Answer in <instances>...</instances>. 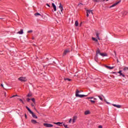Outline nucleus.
<instances>
[{
    "label": "nucleus",
    "mask_w": 128,
    "mask_h": 128,
    "mask_svg": "<svg viewBox=\"0 0 128 128\" xmlns=\"http://www.w3.org/2000/svg\"><path fill=\"white\" fill-rule=\"evenodd\" d=\"M108 0H106V2H108Z\"/></svg>",
    "instance_id": "4d7b16f0"
},
{
    "label": "nucleus",
    "mask_w": 128,
    "mask_h": 128,
    "mask_svg": "<svg viewBox=\"0 0 128 128\" xmlns=\"http://www.w3.org/2000/svg\"><path fill=\"white\" fill-rule=\"evenodd\" d=\"M31 106H34V105L32 104H31Z\"/></svg>",
    "instance_id": "37998d69"
},
{
    "label": "nucleus",
    "mask_w": 128,
    "mask_h": 128,
    "mask_svg": "<svg viewBox=\"0 0 128 128\" xmlns=\"http://www.w3.org/2000/svg\"><path fill=\"white\" fill-rule=\"evenodd\" d=\"M117 62H118V59L117 60Z\"/></svg>",
    "instance_id": "6e6d98bb"
},
{
    "label": "nucleus",
    "mask_w": 128,
    "mask_h": 128,
    "mask_svg": "<svg viewBox=\"0 0 128 128\" xmlns=\"http://www.w3.org/2000/svg\"><path fill=\"white\" fill-rule=\"evenodd\" d=\"M28 111L29 112L32 114L34 112H32V110H30V109L28 110Z\"/></svg>",
    "instance_id": "cd10ccee"
},
{
    "label": "nucleus",
    "mask_w": 128,
    "mask_h": 128,
    "mask_svg": "<svg viewBox=\"0 0 128 128\" xmlns=\"http://www.w3.org/2000/svg\"><path fill=\"white\" fill-rule=\"evenodd\" d=\"M80 90H76V98H84V96H88V95L79 94H80Z\"/></svg>",
    "instance_id": "f257e3e1"
},
{
    "label": "nucleus",
    "mask_w": 128,
    "mask_h": 128,
    "mask_svg": "<svg viewBox=\"0 0 128 128\" xmlns=\"http://www.w3.org/2000/svg\"><path fill=\"white\" fill-rule=\"evenodd\" d=\"M77 118H78V116H73V120H72L73 124H74V122H76V120Z\"/></svg>",
    "instance_id": "423d86ee"
},
{
    "label": "nucleus",
    "mask_w": 128,
    "mask_h": 128,
    "mask_svg": "<svg viewBox=\"0 0 128 128\" xmlns=\"http://www.w3.org/2000/svg\"><path fill=\"white\" fill-rule=\"evenodd\" d=\"M32 30H28V34H30V33H32Z\"/></svg>",
    "instance_id": "2f4dec72"
},
{
    "label": "nucleus",
    "mask_w": 128,
    "mask_h": 128,
    "mask_svg": "<svg viewBox=\"0 0 128 128\" xmlns=\"http://www.w3.org/2000/svg\"><path fill=\"white\" fill-rule=\"evenodd\" d=\"M118 74H120V76H123V78H124V74H122V70H120L118 72Z\"/></svg>",
    "instance_id": "f3484780"
},
{
    "label": "nucleus",
    "mask_w": 128,
    "mask_h": 128,
    "mask_svg": "<svg viewBox=\"0 0 128 128\" xmlns=\"http://www.w3.org/2000/svg\"><path fill=\"white\" fill-rule=\"evenodd\" d=\"M100 56H108V54L106 53H100Z\"/></svg>",
    "instance_id": "f8f14e48"
},
{
    "label": "nucleus",
    "mask_w": 128,
    "mask_h": 128,
    "mask_svg": "<svg viewBox=\"0 0 128 128\" xmlns=\"http://www.w3.org/2000/svg\"><path fill=\"white\" fill-rule=\"evenodd\" d=\"M90 114V110H86L84 112L85 116H87V114Z\"/></svg>",
    "instance_id": "9b49d317"
},
{
    "label": "nucleus",
    "mask_w": 128,
    "mask_h": 128,
    "mask_svg": "<svg viewBox=\"0 0 128 128\" xmlns=\"http://www.w3.org/2000/svg\"><path fill=\"white\" fill-rule=\"evenodd\" d=\"M31 122H32V124H36V120H32Z\"/></svg>",
    "instance_id": "412c9836"
},
{
    "label": "nucleus",
    "mask_w": 128,
    "mask_h": 128,
    "mask_svg": "<svg viewBox=\"0 0 128 128\" xmlns=\"http://www.w3.org/2000/svg\"><path fill=\"white\" fill-rule=\"evenodd\" d=\"M64 80H68V82L72 81V79L68 78H64Z\"/></svg>",
    "instance_id": "aec40b11"
},
{
    "label": "nucleus",
    "mask_w": 128,
    "mask_h": 128,
    "mask_svg": "<svg viewBox=\"0 0 128 128\" xmlns=\"http://www.w3.org/2000/svg\"><path fill=\"white\" fill-rule=\"evenodd\" d=\"M100 49H98L96 52V56H98V54H100Z\"/></svg>",
    "instance_id": "4468645a"
},
{
    "label": "nucleus",
    "mask_w": 128,
    "mask_h": 128,
    "mask_svg": "<svg viewBox=\"0 0 128 128\" xmlns=\"http://www.w3.org/2000/svg\"><path fill=\"white\" fill-rule=\"evenodd\" d=\"M88 99L90 98H94V97H92V98H88Z\"/></svg>",
    "instance_id": "de8ad7c7"
},
{
    "label": "nucleus",
    "mask_w": 128,
    "mask_h": 128,
    "mask_svg": "<svg viewBox=\"0 0 128 128\" xmlns=\"http://www.w3.org/2000/svg\"><path fill=\"white\" fill-rule=\"evenodd\" d=\"M27 102H30V98H27L26 100Z\"/></svg>",
    "instance_id": "e433bc0d"
},
{
    "label": "nucleus",
    "mask_w": 128,
    "mask_h": 128,
    "mask_svg": "<svg viewBox=\"0 0 128 128\" xmlns=\"http://www.w3.org/2000/svg\"><path fill=\"white\" fill-rule=\"evenodd\" d=\"M25 118H26V114H25Z\"/></svg>",
    "instance_id": "3c124183"
},
{
    "label": "nucleus",
    "mask_w": 128,
    "mask_h": 128,
    "mask_svg": "<svg viewBox=\"0 0 128 128\" xmlns=\"http://www.w3.org/2000/svg\"><path fill=\"white\" fill-rule=\"evenodd\" d=\"M98 128H102V125H100L98 126Z\"/></svg>",
    "instance_id": "4c0bfd02"
},
{
    "label": "nucleus",
    "mask_w": 128,
    "mask_h": 128,
    "mask_svg": "<svg viewBox=\"0 0 128 128\" xmlns=\"http://www.w3.org/2000/svg\"><path fill=\"white\" fill-rule=\"evenodd\" d=\"M72 118H70L69 120V124H70L72 122Z\"/></svg>",
    "instance_id": "f704fd0d"
},
{
    "label": "nucleus",
    "mask_w": 128,
    "mask_h": 128,
    "mask_svg": "<svg viewBox=\"0 0 128 128\" xmlns=\"http://www.w3.org/2000/svg\"><path fill=\"white\" fill-rule=\"evenodd\" d=\"M52 6L54 8V12H56V6L54 4L52 3Z\"/></svg>",
    "instance_id": "1a4fd4ad"
},
{
    "label": "nucleus",
    "mask_w": 128,
    "mask_h": 128,
    "mask_svg": "<svg viewBox=\"0 0 128 128\" xmlns=\"http://www.w3.org/2000/svg\"><path fill=\"white\" fill-rule=\"evenodd\" d=\"M124 14H126V12H124Z\"/></svg>",
    "instance_id": "8fccbe9b"
},
{
    "label": "nucleus",
    "mask_w": 128,
    "mask_h": 128,
    "mask_svg": "<svg viewBox=\"0 0 128 128\" xmlns=\"http://www.w3.org/2000/svg\"><path fill=\"white\" fill-rule=\"evenodd\" d=\"M92 40H94V42H98V40H96V38H92Z\"/></svg>",
    "instance_id": "4be33fe9"
},
{
    "label": "nucleus",
    "mask_w": 128,
    "mask_h": 128,
    "mask_svg": "<svg viewBox=\"0 0 128 128\" xmlns=\"http://www.w3.org/2000/svg\"><path fill=\"white\" fill-rule=\"evenodd\" d=\"M112 106H115V108H122V106L120 105H117L116 104H112Z\"/></svg>",
    "instance_id": "6e6552de"
},
{
    "label": "nucleus",
    "mask_w": 128,
    "mask_h": 128,
    "mask_svg": "<svg viewBox=\"0 0 128 128\" xmlns=\"http://www.w3.org/2000/svg\"><path fill=\"white\" fill-rule=\"evenodd\" d=\"M32 96V93H29V94L27 95V96H28V98H30V96Z\"/></svg>",
    "instance_id": "b1692460"
},
{
    "label": "nucleus",
    "mask_w": 128,
    "mask_h": 128,
    "mask_svg": "<svg viewBox=\"0 0 128 128\" xmlns=\"http://www.w3.org/2000/svg\"><path fill=\"white\" fill-rule=\"evenodd\" d=\"M34 108L35 110H36V112H38V110H36V108Z\"/></svg>",
    "instance_id": "79ce46f5"
},
{
    "label": "nucleus",
    "mask_w": 128,
    "mask_h": 128,
    "mask_svg": "<svg viewBox=\"0 0 128 128\" xmlns=\"http://www.w3.org/2000/svg\"><path fill=\"white\" fill-rule=\"evenodd\" d=\"M70 50L66 49L65 50H64L63 55L66 56V55L68 54H70Z\"/></svg>",
    "instance_id": "20e7f679"
},
{
    "label": "nucleus",
    "mask_w": 128,
    "mask_h": 128,
    "mask_svg": "<svg viewBox=\"0 0 128 128\" xmlns=\"http://www.w3.org/2000/svg\"><path fill=\"white\" fill-rule=\"evenodd\" d=\"M42 16V15H40V13H36L35 14H34V16Z\"/></svg>",
    "instance_id": "a878e982"
},
{
    "label": "nucleus",
    "mask_w": 128,
    "mask_h": 128,
    "mask_svg": "<svg viewBox=\"0 0 128 128\" xmlns=\"http://www.w3.org/2000/svg\"><path fill=\"white\" fill-rule=\"evenodd\" d=\"M100 0H94V2H100Z\"/></svg>",
    "instance_id": "c9c22d12"
},
{
    "label": "nucleus",
    "mask_w": 128,
    "mask_h": 128,
    "mask_svg": "<svg viewBox=\"0 0 128 128\" xmlns=\"http://www.w3.org/2000/svg\"><path fill=\"white\" fill-rule=\"evenodd\" d=\"M31 114H32V116L34 117V118H38V116H36V114H34V112Z\"/></svg>",
    "instance_id": "dca6fc26"
},
{
    "label": "nucleus",
    "mask_w": 128,
    "mask_h": 128,
    "mask_svg": "<svg viewBox=\"0 0 128 128\" xmlns=\"http://www.w3.org/2000/svg\"><path fill=\"white\" fill-rule=\"evenodd\" d=\"M32 40H34V38L33 37V38H32Z\"/></svg>",
    "instance_id": "864d4df0"
},
{
    "label": "nucleus",
    "mask_w": 128,
    "mask_h": 128,
    "mask_svg": "<svg viewBox=\"0 0 128 128\" xmlns=\"http://www.w3.org/2000/svg\"><path fill=\"white\" fill-rule=\"evenodd\" d=\"M98 36H100V34H98V33H96V36H97L98 40H100V37Z\"/></svg>",
    "instance_id": "6ab92c4d"
},
{
    "label": "nucleus",
    "mask_w": 128,
    "mask_h": 128,
    "mask_svg": "<svg viewBox=\"0 0 128 128\" xmlns=\"http://www.w3.org/2000/svg\"><path fill=\"white\" fill-rule=\"evenodd\" d=\"M17 34H24V30L21 29L18 32Z\"/></svg>",
    "instance_id": "ddd939ff"
},
{
    "label": "nucleus",
    "mask_w": 128,
    "mask_h": 128,
    "mask_svg": "<svg viewBox=\"0 0 128 128\" xmlns=\"http://www.w3.org/2000/svg\"><path fill=\"white\" fill-rule=\"evenodd\" d=\"M86 14H86V16H89L88 14H90L88 13V12H86Z\"/></svg>",
    "instance_id": "ea45409f"
},
{
    "label": "nucleus",
    "mask_w": 128,
    "mask_h": 128,
    "mask_svg": "<svg viewBox=\"0 0 128 128\" xmlns=\"http://www.w3.org/2000/svg\"><path fill=\"white\" fill-rule=\"evenodd\" d=\"M0 20H3V18H0Z\"/></svg>",
    "instance_id": "5fc2aeb1"
},
{
    "label": "nucleus",
    "mask_w": 128,
    "mask_h": 128,
    "mask_svg": "<svg viewBox=\"0 0 128 128\" xmlns=\"http://www.w3.org/2000/svg\"><path fill=\"white\" fill-rule=\"evenodd\" d=\"M120 2H122L120 0L116 2L115 4H112L110 8H114V6H116L118 4H120Z\"/></svg>",
    "instance_id": "39448f33"
},
{
    "label": "nucleus",
    "mask_w": 128,
    "mask_h": 128,
    "mask_svg": "<svg viewBox=\"0 0 128 128\" xmlns=\"http://www.w3.org/2000/svg\"><path fill=\"white\" fill-rule=\"evenodd\" d=\"M26 108H27L28 110H30V108H28V107L26 106Z\"/></svg>",
    "instance_id": "58836bf2"
},
{
    "label": "nucleus",
    "mask_w": 128,
    "mask_h": 128,
    "mask_svg": "<svg viewBox=\"0 0 128 128\" xmlns=\"http://www.w3.org/2000/svg\"><path fill=\"white\" fill-rule=\"evenodd\" d=\"M31 100H32V102H34V103L35 102L34 98H32Z\"/></svg>",
    "instance_id": "72a5a7b5"
},
{
    "label": "nucleus",
    "mask_w": 128,
    "mask_h": 128,
    "mask_svg": "<svg viewBox=\"0 0 128 128\" xmlns=\"http://www.w3.org/2000/svg\"><path fill=\"white\" fill-rule=\"evenodd\" d=\"M90 102H91L92 104H95L96 103V101H94V100H90Z\"/></svg>",
    "instance_id": "7c9ffc66"
},
{
    "label": "nucleus",
    "mask_w": 128,
    "mask_h": 128,
    "mask_svg": "<svg viewBox=\"0 0 128 128\" xmlns=\"http://www.w3.org/2000/svg\"><path fill=\"white\" fill-rule=\"evenodd\" d=\"M18 80L22 82H24L28 80V79L26 77H20L18 78Z\"/></svg>",
    "instance_id": "f03ea898"
},
{
    "label": "nucleus",
    "mask_w": 128,
    "mask_h": 128,
    "mask_svg": "<svg viewBox=\"0 0 128 128\" xmlns=\"http://www.w3.org/2000/svg\"><path fill=\"white\" fill-rule=\"evenodd\" d=\"M86 12L88 14H92V10H87Z\"/></svg>",
    "instance_id": "2eb2a0df"
},
{
    "label": "nucleus",
    "mask_w": 128,
    "mask_h": 128,
    "mask_svg": "<svg viewBox=\"0 0 128 128\" xmlns=\"http://www.w3.org/2000/svg\"><path fill=\"white\" fill-rule=\"evenodd\" d=\"M104 102H106V100H104Z\"/></svg>",
    "instance_id": "13d9d810"
},
{
    "label": "nucleus",
    "mask_w": 128,
    "mask_h": 128,
    "mask_svg": "<svg viewBox=\"0 0 128 128\" xmlns=\"http://www.w3.org/2000/svg\"><path fill=\"white\" fill-rule=\"evenodd\" d=\"M106 0H101L100 2H104Z\"/></svg>",
    "instance_id": "09e8293b"
},
{
    "label": "nucleus",
    "mask_w": 128,
    "mask_h": 128,
    "mask_svg": "<svg viewBox=\"0 0 128 128\" xmlns=\"http://www.w3.org/2000/svg\"><path fill=\"white\" fill-rule=\"evenodd\" d=\"M46 6H48L49 8L50 6V4H46Z\"/></svg>",
    "instance_id": "a19ab883"
},
{
    "label": "nucleus",
    "mask_w": 128,
    "mask_h": 128,
    "mask_svg": "<svg viewBox=\"0 0 128 128\" xmlns=\"http://www.w3.org/2000/svg\"><path fill=\"white\" fill-rule=\"evenodd\" d=\"M75 26H78V21H76Z\"/></svg>",
    "instance_id": "393cba45"
},
{
    "label": "nucleus",
    "mask_w": 128,
    "mask_h": 128,
    "mask_svg": "<svg viewBox=\"0 0 128 128\" xmlns=\"http://www.w3.org/2000/svg\"><path fill=\"white\" fill-rule=\"evenodd\" d=\"M59 8L60 9L61 12H62V10H64V9L62 8V5L60 3V5L59 6Z\"/></svg>",
    "instance_id": "9d476101"
},
{
    "label": "nucleus",
    "mask_w": 128,
    "mask_h": 128,
    "mask_svg": "<svg viewBox=\"0 0 128 128\" xmlns=\"http://www.w3.org/2000/svg\"><path fill=\"white\" fill-rule=\"evenodd\" d=\"M98 98H100V100H104V99L102 98V96H98Z\"/></svg>",
    "instance_id": "c85d7f7f"
},
{
    "label": "nucleus",
    "mask_w": 128,
    "mask_h": 128,
    "mask_svg": "<svg viewBox=\"0 0 128 128\" xmlns=\"http://www.w3.org/2000/svg\"><path fill=\"white\" fill-rule=\"evenodd\" d=\"M94 100H96V98H94Z\"/></svg>",
    "instance_id": "603ef678"
},
{
    "label": "nucleus",
    "mask_w": 128,
    "mask_h": 128,
    "mask_svg": "<svg viewBox=\"0 0 128 128\" xmlns=\"http://www.w3.org/2000/svg\"><path fill=\"white\" fill-rule=\"evenodd\" d=\"M44 126H46V128H52L54 126L52 124H44Z\"/></svg>",
    "instance_id": "7ed1b4c3"
},
{
    "label": "nucleus",
    "mask_w": 128,
    "mask_h": 128,
    "mask_svg": "<svg viewBox=\"0 0 128 128\" xmlns=\"http://www.w3.org/2000/svg\"><path fill=\"white\" fill-rule=\"evenodd\" d=\"M63 126H64L65 128H68V125H66L65 124H63Z\"/></svg>",
    "instance_id": "473e14b6"
},
{
    "label": "nucleus",
    "mask_w": 128,
    "mask_h": 128,
    "mask_svg": "<svg viewBox=\"0 0 128 128\" xmlns=\"http://www.w3.org/2000/svg\"><path fill=\"white\" fill-rule=\"evenodd\" d=\"M15 96H18L17 94L13 95L10 98H15Z\"/></svg>",
    "instance_id": "c756f323"
},
{
    "label": "nucleus",
    "mask_w": 128,
    "mask_h": 128,
    "mask_svg": "<svg viewBox=\"0 0 128 128\" xmlns=\"http://www.w3.org/2000/svg\"><path fill=\"white\" fill-rule=\"evenodd\" d=\"M55 124H58V126H62L61 124H62V123H61V122H56V123H54Z\"/></svg>",
    "instance_id": "5701e85b"
},
{
    "label": "nucleus",
    "mask_w": 128,
    "mask_h": 128,
    "mask_svg": "<svg viewBox=\"0 0 128 128\" xmlns=\"http://www.w3.org/2000/svg\"><path fill=\"white\" fill-rule=\"evenodd\" d=\"M106 104H110V102H106Z\"/></svg>",
    "instance_id": "a18cd8bd"
},
{
    "label": "nucleus",
    "mask_w": 128,
    "mask_h": 128,
    "mask_svg": "<svg viewBox=\"0 0 128 128\" xmlns=\"http://www.w3.org/2000/svg\"><path fill=\"white\" fill-rule=\"evenodd\" d=\"M105 66L106 68H108V70H114V66L112 67L108 66Z\"/></svg>",
    "instance_id": "0eeeda50"
},
{
    "label": "nucleus",
    "mask_w": 128,
    "mask_h": 128,
    "mask_svg": "<svg viewBox=\"0 0 128 128\" xmlns=\"http://www.w3.org/2000/svg\"><path fill=\"white\" fill-rule=\"evenodd\" d=\"M1 86H2V88H4V84H1Z\"/></svg>",
    "instance_id": "c03bdc74"
},
{
    "label": "nucleus",
    "mask_w": 128,
    "mask_h": 128,
    "mask_svg": "<svg viewBox=\"0 0 128 128\" xmlns=\"http://www.w3.org/2000/svg\"><path fill=\"white\" fill-rule=\"evenodd\" d=\"M4 96H6V92H4Z\"/></svg>",
    "instance_id": "49530a36"
},
{
    "label": "nucleus",
    "mask_w": 128,
    "mask_h": 128,
    "mask_svg": "<svg viewBox=\"0 0 128 128\" xmlns=\"http://www.w3.org/2000/svg\"><path fill=\"white\" fill-rule=\"evenodd\" d=\"M19 100H20V102H22V104H24V101L20 99V98H18Z\"/></svg>",
    "instance_id": "bb28decb"
},
{
    "label": "nucleus",
    "mask_w": 128,
    "mask_h": 128,
    "mask_svg": "<svg viewBox=\"0 0 128 128\" xmlns=\"http://www.w3.org/2000/svg\"><path fill=\"white\" fill-rule=\"evenodd\" d=\"M98 55H96L94 58V60H96V62H98Z\"/></svg>",
    "instance_id": "a211bd4d"
}]
</instances>
